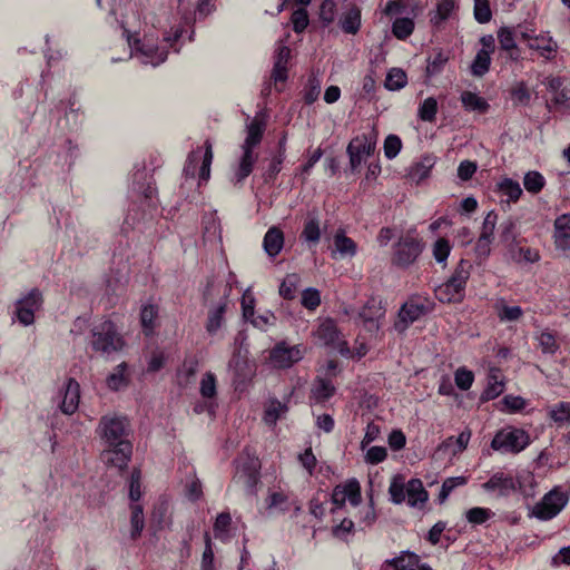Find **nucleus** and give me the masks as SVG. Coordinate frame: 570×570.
<instances>
[{
  "label": "nucleus",
  "instance_id": "36",
  "mask_svg": "<svg viewBox=\"0 0 570 570\" xmlns=\"http://www.w3.org/2000/svg\"><path fill=\"white\" fill-rule=\"evenodd\" d=\"M500 240L507 249L518 242L517 224L512 219H507L500 225Z\"/></svg>",
  "mask_w": 570,
  "mask_h": 570
},
{
  "label": "nucleus",
  "instance_id": "53",
  "mask_svg": "<svg viewBox=\"0 0 570 570\" xmlns=\"http://www.w3.org/2000/svg\"><path fill=\"white\" fill-rule=\"evenodd\" d=\"M301 304L309 311L316 309L321 304L320 291L314 287L304 289L302 293Z\"/></svg>",
  "mask_w": 570,
  "mask_h": 570
},
{
  "label": "nucleus",
  "instance_id": "61",
  "mask_svg": "<svg viewBox=\"0 0 570 570\" xmlns=\"http://www.w3.org/2000/svg\"><path fill=\"white\" fill-rule=\"evenodd\" d=\"M200 394L203 397L212 399L216 395V377L213 373H206L200 381Z\"/></svg>",
  "mask_w": 570,
  "mask_h": 570
},
{
  "label": "nucleus",
  "instance_id": "62",
  "mask_svg": "<svg viewBox=\"0 0 570 570\" xmlns=\"http://www.w3.org/2000/svg\"><path fill=\"white\" fill-rule=\"evenodd\" d=\"M473 373L465 367L458 368L454 374L455 384L462 391L469 390L473 383Z\"/></svg>",
  "mask_w": 570,
  "mask_h": 570
},
{
  "label": "nucleus",
  "instance_id": "2",
  "mask_svg": "<svg viewBox=\"0 0 570 570\" xmlns=\"http://www.w3.org/2000/svg\"><path fill=\"white\" fill-rule=\"evenodd\" d=\"M90 345L95 352L109 357L125 347V340L117 331V326L106 320L92 327Z\"/></svg>",
  "mask_w": 570,
  "mask_h": 570
},
{
  "label": "nucleus",
  "instance_id": "48",
  "mask_svg": "<svg viewBox=\"0 0 570 570\" xmlns=\"http://www.w3.org/2000/svg\"><path fill=\"white\" fill-rule=\"evenodd\" d=\"M301 237L308 243L317 244L321 237L320 223L317 218H309L301 234Z\"/></svg>",
  "mask_w": 570,
  "mask_h": 570
},
{
  "label": "nucleus",
  "instance_id": "63",
  "mask_svg": "<svg viewBox=\"0 0 570 570\" xmlns=\"http://www.w3.org/2000/svg\"><path fill=\"white\" fill-rule=\"evenodd\" d=\"M498 222V215L493 210L489 212L484 217L482 223L480 236L485 238L493 239L494 229Z\"/></svg>",
  "mask_w": 570,
  "mask_h": 570
},
{
  "label": "nucleus",
  "instance_id": "13",
  "mask_svg": "<svg viewBox=\"0 0 570 570\" xmlns=\"http://www.w3.org/2000/svg\"><path fill=\"white\" fill-rule=\"evenodd\" d=\"M529 49L537 51L542 58L552 60L558 51V43L548 33H540L529 39Z\"/></svg>",
  "mask_w": 570,
  "mask_h": 570
},
{
  "label": "nucleus",
  "instance_id": "19",
  "mask_svg": "<svg viewBox=\"0 0 570 570\" xmlns=\"http://www.w3.org/2000/svg\"><path fill=\"white\" fill-rule=\"evenodd\" d=\"M336 392V387L331 380L317 376L311 387V399L316 403H324Z\"/></svg>",
  "mask_w": 570,
  "mask_h": 570
},
{
  "label": "nucleus",
  "instance_id": "27",
  "mask_svg": "<svg viewBox=\"0 0 570 570\" xmlns=\"http://www.w3.org/2000/svg\"><path fill=\"white\" fill-rule=\"evenodd\" d=\"M334 246L335 252L338 253L342 257H353L357 250L356 243L352 238L347 237L343 230H338L335 234Z\"/></svg>",
  "mask_w": 570,
  "mask_h": 570
},
{
  "label": "nucleus",
  "instance_id": "49",
  "mask_svg": "<svg viewBox=\"0 0 570 570\" xmlns=\"http://www.w3.org/2000/svg\"><path fill=\"white\" fill-rule=\"evenodd\" d=\"M544 178L539 171H529L523 178L524 188L532 194H538L544 186Z\"/></svg>",
  "mask_w": 570,
  "mask_h": 570
},
{
  "label": "nucleus",
  "instance_id": "56",
  "mask_svg": "<svg viewBox=\"0 0 570 570\" xmlns=\"http://www.w3.org/2000/svg\"><path fill=\"white\" fill-rule=\"evenodd\" d=\"M234 481L242 484L248 494H253L259 481V472L247 474L235 473Z\"/></svg>",
  "mask_w": 570,
  "mask_h": 570
},
{
  "label": "nucleus",
  "instance_id": "54",
  "mask_svg": "<svg viewBox=\"0 0 570 570\" xmlns=\"http://www.w3.org/2000/svg\"><path fill=\"white\" fill-rule=\"evenodd\" d=\"M492 515L493 512L490 509L480 507L472 508L465 513L466 520L472 524H483Z\"/></svg>",
  "mask_w": 570,
  "mask_h": 570
},
{
  "label": "nucleus",
  "instance_id": "43",
  "mask_svg": "<svg viewBox=\"0 0 570 570\" xmlns=\"http://www.w3.org/2000/svg\"><path fill=\"white\" fill-rule=\"evenodd\" d=\"M127 370L126 363H120L117 365L112 373L107 376V385L110 390L117 391L122 386L127 385V379L125 376V372Z\"/></svg>",
  "mask_w": 570,
  "mask_h": 570
},
{
  "label": "nucleus",
  "instance_id": "21",
  "mask_svg": "<svg viewBox=\"0 0 570 570\" xmlns=\"http://www.w3.org/2000/svg\"><path fill=\"white\" fill-rule=\"evenodd\" d=\"M513 28L501 27L498 30V40L500 48L508 52L509 58L517 61L520 59V52L515 42Z\"/></svg>",
  "mask_w": 570,
  "mask_h": 570
},
{
  "label": "nucleus",
  "instance_id": "47",
  "mask_svg": "<svg viewBox=\"0 0 570 570\" xmlns=\"http://www.w3.org/2000/svg\"><path fill=\"white\" fill-rule=\"evenodd\" d=\"M205 146V154L203 156V163L199 168V180L200 181H207L210 177V165L213 161V145L209 139H207L204 144Z\"/></svg>",
  "mask_w": 570,
  "mask_h": 570
},
{
  "label": "nucleus",
  "instance_id": "31",
  "mask_svg": "<svg viewBox=\"0 0 570 570\" xmlns=\"http://www.w3.org/2000/svg\"><path fill=\"white\" fill-rule=\"evenodd\" d=\"M549 417L558 425H570V402L562 401L551 406Z\"/></svg>",
  "mask_w": 570,
  "mask_h": 570
},
{
  "label": "nucleus",
  "instance_id": "32",
  "mask_svg": "<svg viewBox=\"0 0 570 570\" xmlns=\"http://www.w3.org/2000/svg\"><path fill=\"white\" fill-rule=\"evenodd\" d=\"M455 8L454 0H438L436 10L431 14L430 22L438 27L445 21Z\"/></svg>",
  "mask_w": 570,
  "mask_h": 570
},
{
  "label": "nucleus",
  "instance_id": "8",
  "mask_svg": "<svg viewBox=\"0 0 570 570\" xmlns=\"http://www.w3.org/2000/svg\"><path fill=\"white\" fill-rule=\"evenodd\" d=\"M314 335L326 346L338 350L341 353H344L345 351L348 352L346 342L341 338V333L336 326V323L331 318L323 321L318 325Z\"/></svg>",
  "mask_w": 570,
  "mask_h": 570
},
{
  "label": "nucleus",
  "instance_id": "11",
  "mask_svg": "<svg viewBox=\"0 0 570 570\" xmlns=\"http://www.w3.org/2000/svg\"><path fill=\"white\" fill-rule=\"evenodd\" d=\"M384 314L385 309L382 306V302L376 298H370L361 309L358 316L368 331H377L380 327L379 320L383 317Z\"/></svg>",
  "mask_w": 570,
  "mask_h": 570
},
{
  "label": "nucleus",
  "instance_id": "30",
  "mask_svg": "<svg viewBox=\"0 0 570 570\" xmlns=\"http://www.w3.org/2000/svg\"><path fill=\"white\" fill-rule=\"evenodd\" d=\"M461 102L463 107L470 111H479L483 114L489 109L487 100L472 91H463L461 94Z\"/></svg>",
  "mask_w": 570,
  "mask_h": 570
},
{
  "label": "nucleus",
  "instance_id": "24",
  "mask_svg": "<svg viewBox=\"0 0 570 570\" xmlns=\"http://www.w3.org/2000/svg\"><path fill=\"white\" fill-rule=\"evenodd\" d=\"M137 50L144 56V63H150L154 67L163 63L168 56L167 49H160L149 43H142Z\"/></svg>",
  "mask_w": 570,
  "mask_h": 570
},
{
  "label": "nucleus",
  "instance_id": "12",
  "mask_svg": "<svg viewBox=\"0 0 570 570\" xmlns=\"http://www.w3.org/2000/svg\"><path fill=\"white\" fill-rule=\"evenodd\" d=\"M340 28L347 35H356L362 26V11L356 4H350L338 19Z\"/></svg>",
  "mask_w": 570,
  "mask_h": 570
},
{
  "label": "nucleus",
  "instance_id": "1",
  "mask_svg": "<svg viewBox=\"0 0 570 570\" xmlns=\"http://www.w3.org/2000/svg\"><path fill=\"white\" fill-rule=\"evenodd\" d=\"M129 431L130 424L126 416L106 414L100 417L96 434L105 446L100 459L107 466L120 471L127 468L132 454V444L128 440Z\"/></svg>",
  "mask_w": 570,
  "mask_h": 570
},
{
  "label": "nucleus",
  "instance_id": "6",
  "mask_svg": "<svg viewBox=\"0 0 570 570\" xmlns=\"http://www.w3.org/2000/svg\"><path fill=\"white\" fill-rule=\"evenodd\" d=\"M43 303L42 293L38 288H32L26 296L16 302V317L23 326H29L35 322V312Z\"/></svg>",
  "mask_w": 570,
  "mask_h": 570
},
{
  "label": "nucleus",
  "instance_id": "7",
  "mask_svg": "<svg viewBox=\"0 0 570 570\" xmlns=\"http://www.w3.org/2000/svg\"><path fill=\"white\" fill-rule=\"evenodd\" d=\"M422 249V243L413 235L407 234L395 245L393 262L400 267H407L416 261Z\"/></svg>",
  "mask_w": 570,
  "mask_h": 570
},
{
  "label": "nucleus",
  "instance_id": "39",
  "mask_svg": "<svg viewBox=\"0 0 570 570\" xmlns=\"http://www.w3.org/2000/svg\"><path fill=\"white\" fill-rule=\"evenodd\" d=\"M414 30V21L411 18H396L392 24V33L400 40L409 38Z\"/></svg>",
  "mask_w": 570,
  "mask_h": 570
},
{
  "label": "nucleus",
  "instance_id": "29",
  "mask_svg": "<svg viewBox=\"0 0 570 570\" xmlns=\"http://www.w3.org/2000/svg\"><path fill=\"white\" fill-rule=\"evenodd\" d=\"M504 390V384L500 379L499 370H491L489 375V382L483 391L481 399L485 401L497 399Z\"/></svg>",
  "mask_w": 570,
  "mask_h": 570
},
{
  "label": "nucleus",
  "instance_id": "25",
  "mask_svg": "<svg viewBox=\"0 0 570 570\" xmlns=\"http://www.w3.org/2000/svg\"><path fill=\"white\" fill-rule=\"evenodd\" d=\"M265 131V122L257 118H254L247 125V136L242 147L254 149L262 141Z\"/></svg>",
  "mask_w": 570,
  "mask_h": 570
},
{
  "label": "nucleus",
  "instance_id": "5",
  "mask_svg": "<svg viewBox=\"0 0 570 570\" xmlns=\"http://www.w3.org/2000/svg\"><path fill=\"white\" fill-rule=\"evenodd\" d=\"M568 495L557 489L548 492L532 510V515L539 520H550L554 518L566 507Z\"/></svg>",
  "mask_w": 570,
  "mask_h": 570
},
{
  "label": "nucleus",
  "instance_id": "16",
  "mask_svg": "<svg viewBox=\"0 0 570 570\" xmlns=\"http://www.w3.org/2000/svg\"><path fill=\"white\" fill-rule=\"evenodd\" d=\"M229 291L230 288H228V286L226 285L224 291V297L216 306L212 307L208 311L206 331L210 335L215 334L223 325L224 314L227 308V296Z\"/></svg>",
  "mask_w": 570,
  "mask_h": 570
},
{
  "label": "nucleus",
  "instance_id": "23",
  "mask_svg": "<svg viewBox=\"0 0 570 570\" xmlns=\"http://www.w3.org/2000/svg\"><path fill=\"white\" fill-rule=\"evenodd\" d=\"M406 495L411 507L423 505L429 499V493L419 479H411L406 483Z\"/></svg>",
  "mask_w": 570,
  "mask_h": 570
},
{
  "label": "nucleus",
  "instance_id": "28",
  "mask_svg": "<svg viewBox=\"0 0 570 570\" xmlns=\"http://www.w3.org/2000/svg\"><path fill=\"white\" fill-rule=\"evenodd\" d=\"M508 253L512 261L517 263L525 262V263H535L539 261L540 255L538 250L532 249L530 247H521L519 246V242L508 248Z\"/></svg>",
  "mask_w": 570,
  "mask_h": 570
},
{
  "label": "nucleus",
  "instance_id": "51",
  "mask_svg": "<svg viewBox=\"0 0 570 570\" xmlns=\"http://www.w3.org/2000/svg\"><path fill=\"white\" fill-rule=\"evenodd\" d=\"M346 500L352 505H357L361 502V485L356 479L348 480L345 484H342Z\"/></svg>",
  "mask_w": 570,
  "mask_h": 570
},
{
  "label": "nucleus",
  "instance_id": "20",
  "mask_svg": "<svg viewBox=\"0 0 570 570\" xmlns=\"http://www.w3.org/2000/svg\"><path fill=\"white\" fill-rule=\"evenodd\" d=\"M284 246V233L281 228L273 226L271 227L263 239V247L269 257L277 256Z\"/></svg>",
  "mask_w": 570,
  "mask_h": 570
},
{
  "label": "nucleus",
  "instance_id": "59",
  "mask_svg": "<svg viewBox=\"0 0 570 570\" xmlns=\"http://www.w3.org/2000/svg\"><path fill=\"white\" fill-rule=\"evenodd\" d=\"M384 155L387 159H393L397 156L402 148V141L396 135H389L384 140Z\"/></svg>",
  "mask_w": 570,
  "mask_h": 570
},
{
  "label": "nucleus",
  "instance_id": "15",
  "mask_svg": "<svg viewBox=\"0 0 570 570\" xmlns=\"http://www.w3.org/2000/svg\"><path fill=\"white\" fill-rule=\"evenodd\" d=\"M482 487L487 491H498L502 497H508L517 490L514 479L502 472L494 473Z\"/></svg>",
  "mask_w": 570,
  "mask_h": 570
},
{
  "label": "nucleus",
  "instance_id": "26",
  "mask_svg": "<svg viewBox=\"0 0 570 570\" xmlns=\"http://www.w3.org/2000/svg\"><path fill=\"white\" fill-rule=\"evenodd\" d=\"M242 150L243 156L235 174L237 183H242L252 174L254 164L257 159V156L254 154V149L242 147Z\"/></svg>",
  "mask_w": 570,
  "mask_h": 570
},
{
  "label": "nucleus",
  "instance_id": "9",
  "mask_svg": "<svg viewBox=\"0 0 570 570\" xmlns=\"http://www.w3.org/2000/svg\"><path fill=\"white\" fill-rule=\"evenodd\" d=\"M426 313L424 304L415 301H409L404 303L397 314V320L394 323V330L403 334L411 324L416 322L421 316Z\"/></svg>",
  "mask_w": 570,
  "mask_h": 570
},
{
  "label": "nucleus",
  "instance_id": "42",
  "mask_svg": "<svg viewBox=\"0 0 570 570\" xmlns=\"http://www.w3.org/2000/svg\"><path fill=\"white\" fill-rule=\"evenodd\" d=\"M158 315V308L155 305H145L142 306L140 311V322L141 326L146 333V335H149L153 333L155 327V320Z\"/></svg>",
  "mask_w": 570,
  "mask_h": 570
},
{
  "label": "nucleus",
  "instance_id": "40",
  "mask_svg": "<svg viewBox=\"0 0 570 570\" xmlns=\"http://www.w3.org/2000/svg\"><path fill=\"white\" fill-rule=\"evenodd\" d=\"M438 114V101L434 97L424 99L419 107L417 116L421 120L433 122Z\"/></svg>",
  "mask_w": 570,
  "mask_h": 570
},
{
  "label": "nucleus",
  "instance_id": "35",
  "mask_svg": "<svg viewBox=\"0 0 570 570\" xmlns=\"http://www.w3.org/2000/svg\"><path fill=\"white\" fill-rule=\"evenodd\" d=\"M490 63L489 50H479L471 65L472 75L476 77L484 76L490 69Z\"/></svg>",
  "mask_w": 570,
  "mask_h": 570
},
{
  "label": "nucleus",
  "instance_id": "45",
  "mask_svg": "<svg viewBox=\"0 0 570 570\" xmlns=\"http://www.w3.org/2000/svg\"><path fill=\"white\" fill-rule=\"evenodd\" d=\"M468 479L465 476H452L443 481L441 491L439 493V502L443 503L449 498L450 493L456 488L466 484Z\"/></svg>",
  "mask_w": 570,
  "mask_h": 570
},
{
  "label": "nucleus",
  "instance_id": "41",
  "mask_svg": "<svg viewBox=\"0 0 570 570\" xmlns=\"http://www.w3.org/2000/svg\"><path fill=\"white\" fill-rule=\"evenodd\" d=\"M407 83V76L406 73L399 68H392L386 76L385 79V87L389 90H400L403 87H405Z\"/></svg>",
  "mask_w": 570,
  "mask_h": 570
},
{
  "label": "nucleus",
  "instance_id": "46",
  "mask_svg": "<svg viewBox=\"0 0 570 570\" xmlns=\"http://www.w3.org/2000/svg\"><path fill=\"white\" fill-rule=\"evenodd\" d=\"M449 57L439 51L434 56L428 58L426 76L432 77L440 73L446 65Z\"/></svg>",
  "mask_w": 570,
  "mask_h": 570
},
{
  "label": "nucleus",
  "instance_id": "34",
  "mask_svg": "<svg viewBox=\"0 0 570 570\" xmlns=\"http://www.w3.org/2000/svg\"><path fill=\"white\" fill-rule=\"evenodd\" d=\"M498 189L508 202H517L522 195L520 184L511 178H504L498 184Z\"/></svg>",
  "mask_w": 570,
  "mask_h": 570
},
{
  "label": "nucleus",
  "instance_id": "14",
  "mask_svg": "<svg viewBox=\"0 0 570 570\" xmlns=\"http://www.w3.org/2000/svg\"><path fill=\"white\" fill-rule=\"evenodd\" d=\"M79 401L80 385L75 379L70 377L66 383L63 399L59 407L63 414L71 415L78 410Z\"/></svg>",
  "mask_w": 570,
  "mask_h": 570
},
{
  "label": "nucleus",
  "instance_id": "55",
  "mask_svg": "<svg viewBox=\"0 0 570 570\" xmlns=\"http://www.w3.org/2000/svg\"><path fill=\"white\" fill-rule=\"evenodd\" d=\"M474 18L479 23H488L492 18L489 0H474Z\"/></svg>",
  "mask_w": 570,
  "mask_h": 570
},
{
  "label": "nucleus",
  "instance_id": "33",
  "mask_svg": "<svg viewBox=\"0 0 570 570\" xmlns=\"http://www.w3.org/2000/svg\"><path fill=\"white\" fill-rule=\"evenodd\" d=\"M301 283L298 274H287L279 286V295L284 299H294Z\"/></svg>",
  "mask_w": 570,
  "mask_h": 570
},
{
  "label": "nucleus",
  "instance_id": "58",
  "mask_svg": "<svg viewBox=\"0 0 570 570\" xmlns=\"http://www.w3.org/2000/svg\"><path fill=\"white\" fill-rule=\"evenodd\" d=\"M336 16V3L334 0H324L320 7V20L324 26L331 24Z\"/></svg>",
  "mask_w": 570,
  "mask_h": 570
},
{
  "label": "nucleus",
  "instance_id": "18",
  "mask_svg": "<svg viewBox=\"0 0 570 570\" xmlns=\"http://www.w3.org/2000/svg\"><path fill=\"white\" fill-rule=\"evenodd\" d=\"M554 243L559 249H570V215L566 214L556 219Z\"/></svg>",
  "mask_w": 570,
  "mask_h": 570
},
{
  "label": "nucleus",
  "instance_id": "22",
  "mask_svg": "<svg viewBox=\"0 0 570 570\" xmlns=\"http://www.w3.org/2000/svg\"><path fill=\"white\" fill-rule=\"evenodd\" d=\"M420 557L410 551H403L399 557L389 559L383 567H392L394 570H417Z\"/></svg>",
  "mask_w": 570,
  "mask_h": 570
},
{
  "label": "nucleus",
  "instance_id": "37",
  "mask_svg": "<svg viewBox=\"0 0 570 570\" xmlns=\"http://www.w3.org/2000/svg\"><path fill=\"white\" fill-rule=\"evenodd\" d=\"M434 166V161L431 157H425L422 161L414 164L410 171L409 176L412 180L416 183L422 181L426 177H429L432 167Z\"/></svg>",
  "mask_w": 570,
  "mask_h": 570
},
{
  "label": "nucleus",
  "instance_id": "44",
  "mask_svg": "<svg viewBox=\"0 0 570 570\" xmlns=\"http://www.w3.org/2000/svg\"><path fill=\"white\" fill-rule=\"evenodd\" d=\"M130 523H131L130 537L132 540H136L137 538L140 537L141 531L145 525V518H144L141 505H139V504L131 505Z\"/></svg>",
  "mask_w": 570,
  "mask_h": 570
},
{
  "label": "nucleus",
  "instance_id": "10",
  "mask_svg": "<svg viewBox=\"0 0 570 570\" xmlns=\"http://www.w3.org/2000/svg\"><path fill=\"white\" fill-rule=\"evenodd\" d=\"M303 354L297 345L286 346L285 343L277 344L271 352V361L281 368L291 367L302 360Z\"/></svg>",
  "mask_w": 570,
  "mask_h": 570
},
{
  "label": "nucleus",
  "instance_id": "50",
  "mask_svg": "<svg viewBox=\"0 0 570 570\" xmlns=\"http://www.w3.org/2000/svg\"><path fill=\"white\" fill-rule=\"evenodd\" d=\"M287 411L286 404L274 400L265 410L264 420L267 424H275L283 413Z\"/></svg>",
  "mask_w": 570,
  "mask_h": 570
},
{
  "label": "nucleus",
  "instance_id": "38",
  "mask_svg": "<svg viewBox=\"0 0 570 570\" xmlns=\"http://www.w3.org/2000/svg\"><path fill=\"white\" fill-rule=\"evenodd\" d=\"M472 264L468 259H461L454 268L453 274L449 278L452 283L465 288L466 282L470 277Z\"/></svg>",
  "mask_w": 570,
  "mask_h": 570
},
{
  "label": "nucleus",
  "instance_id": "17",
  "mask_svg": "<svg viewBox=\"0 0 570 570\" xmlns=\"http://www.w3.org/2000/svg\"><path fill=\"white\" fill-rule=\"evenodd\" d=\"M464 291L465 288L448 279L439 285L434 293L435 297L442 303H460L464 297Z\"/></svg>",
  "mask_w": 570,
  "mask_h": 570
},
{
  "label": "nucleus",
  "instance_id": "52",
  "mask_svg": "<svg viewBox=\"0 0 570 570\" xmlns=\"http://www.w3.org/2000/svg\"><path fill=\"white\" fill-rule=\"evenodd\" d=\"M451 253V245L448 239L439 238L433 244V257L438 264L446 265V259Z\"/></svg>",
  "mask_w": 570,
  "mask_h": 570
},
{
  "label": "nucleus",
  "instance_id": "3",
  "mask_svg": "<svg viewBox=\"0 0 570 570\" xmlns=\"http://www.w3.org/2000/svg\"><path fill=\"white\" fill-rule=\"evenodd\" d=\"M376 146L375 134H362L354 137L347 145L346 153L350 158L352 173L358 171L363 161L373 155Z\"/></svg>",
  "mask_w": 570,
  "mask_h": 570
},
{
  "label": "nucleus",
  "instance_id": "60",
  "mask_svg": "<svg viewBox=\"0 0 570 570\" xmlns=\"http://www.w3.org/2000/svg\"><path fill=\"white\" fill-rule=\"evenodd\" d=\"M538 341H539L541 351L546 354H554L559 348V345L556 341L554 335L550 332H542L538 336Z\"/></svg>",
  "mask_w": 570,
  "mask_h": 570
},
{
  "label": "nucleus",
  "instance_id": "4",
  "mask_svg": "<svg viewBox=\"0 0 570 570\" xmlns=\"http://www.w3.org/2000/svg\"><path fill=\"white\" fill-rule=\"evenodd\" d=\"M529 434L521 429L502 430L491 441V448L502 453H519L529 444Z\"/></svg>",
  "mask_w": 570,
  "mask_h": 570
},
{
  "label": "nucleus",
  "instance_id": "57",
  "mask_svg": "<svg viewBox=\"0 0 570 570\" xmlns=\"http://www.w3.org/2000/svg\"><path fill=\"white\" fill-rule=\"evenodd\" d=\"M291 22L293 24V30L296 33L303 32L308 26V13L304 8H298L294 10L291 17Z\"/></svg>",
  "mask_w": 570,
  "mask_h": 570
},
{
  "label": "nucleus",
  "instance_id": "64",
  "mask_svg": "<svg viewBox=\"0 0 570 570\" xmlns=\"http://www.w3.org/2000/svg\"><path fill=\"white\" fill-rule=\"evenodd\" d=\"M391 500L395 504H401L405 500L406 485L397 480H393L389 488Z\"/></svg>",
  "mask_w": 570,
  "mask_h": 570
}]
</instances>
